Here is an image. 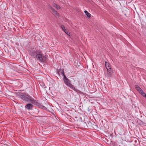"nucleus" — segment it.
<instances>
[{"mask_svg":"<svg viewBox=\"0 0 146 146\" xmlns=\"http://www.w3.org/2000/svg\"><path fill=\"white\" fill-rule=\"evenodd\" d=\"M67 35H69L70 33H69L68 30L66 29L64 31Z\"/></svg>","mask_w":146,"mask_h":146,"instance_id":"obj_12","label":"nucleus"},{"mask_svg":"<svg viewBox=\"0 0 146 146\" xmlns=\"http://www.w3.org/2000/svg\"><path fill=\"white\" fill-rule=\"evenodd\" d=\"M84 12L87 15L88 17H90L91 16V15L87 11L85 10L84 11Z\"/></svg>","mask_w":146,"mask_h":146,"instance_id":"obj_9","label":"nucleus"},{"mask_svg":"<svg viewBox=\"0 0 146 146\" xmlns=\"http://www.w3.org/2000/svg\"><path fill=\"white\" fill-rule=\"evenodd\" d=\"M107 70V75L108 76L110 77L112 74V70L111 68L108 69Z\"/></svg>","mask_w":146,"mask_h":146,"instance_id":"obj_5","label":"nucleus"},{"mask_svg":"<svg viewBox=\"0 0 146 146\" xmlns=\"http://www.w3.org/2000/svg\"><path fill=\"white\" fill-rule=\"evenodd\" d=\"M33 105L31 104H27L25 106V108L28 110H31L33 108Z\"/></svg>","mask_w":146,"mask_h":146,"instance_id":"obj_6","label":"nucleus"},{"mask_svg":"<svg viewBox=\"0 0 146 146\" xmlns=\"http://www.w3.org/2000/svg\"><path fill=\"white\" fill-rule=\"evenodd\" d=\"M61 27L62 29L64 31V30L66 29H65V27L63 25H61Z\"/></svg>","mask_w":146,"mask_h":146,"instance_id":"obj_13","label":"nucleus"},{"mask_svg":"<svg viewBox=\"0 0 146 146\" xmlns=\"http://www.w3.org/2000/svg\"><path fill=\"white\" fill-rule=\"evenodd\" d=\"M49 9L51 10L52 12L53 13V14L55 16H59V14L53 8L51 7H49Z\"/></svg>","mask_w":146,"mask_h":146,"instance_id":"obj_4","label":"nucleus"},{"mask_svg":"<svg viewBox=\"0 0 146 146\" xmlns=\"http://www.w3.org/2000/svg\"><path fill=\"white\" fill-rule=\"evenodd\" d=\"M141 95L143 97H146V94L144 93L142 90V92H141L140 93Z\"/></svg>","mask_w":146,"mask_h":146,"instance_id":"obj_10","label":"nucleus"},{"mask_svg":"<svg viewBox=\"0 0 146 146\" xmlns=\"http://www.w3.org/2000/svg\"><path fill=\"white\" fill-rule=\"evenodd\" d=\"M105 66L107 70L111 68L110 64L106 62H105Z\"/></svg>","mask_w":146,"mask_h":146,"instance_id":"obj_7","label":"nucleus"},{"mask_svg":"<svg viewBox=\"0 0 146 146\" xmlns=\"http://www.w3.org/2000/svg\"><path fill=\"white\" fill-rule=\"evenodd\" d=\"M20 98L21 100L24 101L30 102L33 104L37 105V102L29 96L21 94L20 95Z\"/></svg>","mask_w":146,"mask_h":146,"instance_id":"obj_1","label":"nucleus"},{"mask_svg":"<svg viewBox=\"0 0 146 146\" xmlns=\"http://www.w3.org/2000/svg\"><path fill=\"white\" fill-rule=\"evenodd\" d=\"M135 88L140 93L141 92H142V90L141 88L137 85L135 86Z\"/></svg>","mask_w":146,"mask_h":146,"instance_id":"obj_8","label":"nucleus"},{"mask_svg":"<svg viewBox=\"0 0 146 146\" xmlns=\"http://www.w3.org/2000/svg\"><path fill=\"white\" fill-rule=\"evenodd\" d=\"M62 73L64 76L63 80L66 85L70 87L73 90H75L76 88L71 83L70 81L66 78L65 75L64 74V72L62 71Z\"/></svg>","mask_w":146,"mask_h":146,"instance_id":"obj_2","label":"nucleus"},{"mask_svg":"<svg viewBox=\"0 0 146 146\" xmlns=\"http://www.w3.org/2000/svg\"><path fill=\"white\" fill-rule=\"evenodd\" d=\"M36 58L40 62H44L45 61L46 58L44 55L40 54H37L36 56Z\"/></svg>","mask_w":146,"mask_h":146,"instance_id":"obj_3","label":"nucleus"},{"mask_svg":"<svg viewBox=\"0 0 146 146\" xmlns=\"http://www.w3.org/2000/svg\"><path fill=\"white\" fill-rule=\"evenodd\" d=\"M53 6L57 9H59L60 8V6H59L58 5L56 4H54Z\"/></svg>","mask_w":146,"mask_h":146,"instance_id":"obj_11","label":"nucleus"}]
</instances>
